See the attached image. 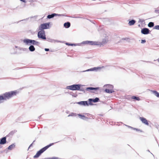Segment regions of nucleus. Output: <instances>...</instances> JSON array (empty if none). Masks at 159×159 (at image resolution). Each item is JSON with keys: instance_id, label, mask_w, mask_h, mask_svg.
I'll use <instances>...</instances> for the list:
<instances>
[{"instance_id": "24", "label": "nucleus", "mask_w": 159, "mask_h": 159, "mask_svg": "<svg viewBox=\"0 0 159 159\" xmlns=\"http://www.w3.org/2000/svg\"><path fill=\"white\" fill-rule=\"evenodd\" d=\"M104 87H106L107 88H108L110 89H112L113 88V87L112 85L110 84H107L104 86Z\"/></svg>"}, {"instance_id": "36", "label": "nucleus", "mask_w": 159, "mask_h": 159, "mask_svg": "<svg viewBox=\"0 0 159 159\" xmlns=\"http://www.w3.org/2000/svg\"><path fill=\"white\" fill-rule=\"evenodd\" d=\"M155 12L159 14V9L155 10Z\"/></svg>"}, {"instance_id": "45", "label": "nucleus", "mask_w": 159, "mask_h": 159, "mask_svg": "<svg viewBox=\"0 0 159 159\" xmlns=\"http://www.w3.org/2000/svg\"><path fill=\"white\" fill-rule=\"evenodd\" d=\"M158 62L159 63V59L157 60Z\"/></svg>"}, {"instance_id": "22", "label": "nucleus", "mask_w": 159, "mask_h": 159, "mask_svg": "<svg viewBox=\"0 0 159 159\" xmlns=\"http://www.w3.org/2000/svg\"><path fill=\"white\" fill-rule=\"evenodd\" d=\"M55 15H56V13H53L51 15H48L47 18L48 19H51L55 16Z\"/></svg>"}, {"instance_id": "46", "label": "nucleus", "mask_w": 159, "mask_h": 159, "mask_svg": "<svg viewBox=\"0 0 159 159\" xmlns=\"http://www.w3.org/2000/svg\"><path fill=\"white\" fill-rule=\"evenodd\" d=\"M32 144H30V147L31 145H32Z\"/></svg>"}, {"instance_id": "2", "label": "nucleus", "mask_w": 159, "mask_h": 159, "mask_svg": "<svg viewBox=\"0 0 159 159\" xmlns=\"http://www.w3.org/2000/svg\"><path fill=\"white\" fill-rule=\"evenodd\" d=\"M53 144L54 143H51L40 150L37 152L36 155L34 156V158L38 157L42 153L46 151L50 147L53 145Z\"/></svg>"}, {"instance_id": "39", "label": "nucleus", "mask_w": 159, "mask_h": 159, "mask_svg": "<svg viewBox=\"0 0 159 159\" xmlns=\"http://www.w3.org/2000/svg\"><path fill=\"white\" fill-rule=\"evenodd\" d=\"M125 125L126 126L128 127L129 128H131V129H133V127H132L130 126L127 125Z\"/></svg>"}, {"instance_id": "15", "label": "nucleus", "mask_w": 159, "mask_h": 159, "mask_svg": "<svg viewBox=\"0 0 159 159\" xmlns=\"http://www.w3.org/2000/svg\"><path fill=\"white\" fill-rule=\"evenodd\" d=\"M39 43L33 40H31L30 45H38Z\"/></svg>"}, {"instance_id": "14", "label": "nucleus", "mask_w": 159, "mask_h": 159, "mask_svg": "<svg viewBox=\"0 0 159 159\" xmlns=\"http://www.w3.org/2000/svg\"><path fill=\"white\" fill-rule=\"evenodd\" d=\"M78 115L80 117V118L84 120H86L88 119V117H86L84 115H82L80 114H78Z\"/></svg>"}, {"instance_id": "23", "label": "nucleus", "mask_w": 159, "mask_h": 159, "mask_svg": "<svg viewBox=\"0 0 159 159\" xmlns=\"http://www.w3.org/2000/svg\"><path fill=\"white\" fill-rule=\"evenodd\" d=\"M152 93L157 97L159 98V93L156 91H152Z\"/></svg>"}, {"instance_id": "21", "label": "nucleus", "mask_w": 159, "mask_h": 159, "mask_svg": "<svg viewBox=\"0 0 159 159\" xmlns=\"http://www.w3.org/2000/svg\"><path fill=\"white\" fill-rule=\"evenodd\" d=\"M29 50L31 52H33L35 50L34 47L33 45L30 46L29 48Z\"/></svg>"}, {"instance_id": "5", "label": "nucleus", "mask_w": 159, "mask_h": 159, "mask_svg": "<svg viewBox=\"0 0 159 159\" xmlns=\"http://www.w3.org/2000/svg\"><path fill=\"white\" fill-rule=\"evenodd\" d=\"M50 23H46L41 24L39 26V30H43L48 29L49 27Z\"/></svg>"}, {"instance_id": "34", "label": "nucleus", "mask_w": 159, "mask_h": 159, "mask_svg": "<svg viewBox=\"0 0 159 159\" xmlns=\"http://www.w3.org/2000/svg\"><path fill=\"white\" fill-rule=\"evenodd\" d=\"M144 20L143 19H140L139 20V22L141 23H143L144 22Z\"/></svg>"}, {"instance_id": "12", "label": "nucleus", "mask_w": 159, "mask_h": 159, "mask_svg": "<svg viewBox=\"0 0 159 159\" xmlns=\"http://www.w3.org/2000/svg\"><path fill=\"white\" fill-rule=\"evenodd\" d=\"M6 143V138L4 137L1 139L0 141V144H4Z\"/></svg>"}, {"instance_id": "7", "label": "nucleus", "mask_w": 159, "mask_h": 159, "mask_svg": "<svg viewBox=\"0 0 159 159\" xmlns=\"http://www.w3.org/2000/svg\"><path fill=\"white\" fill-rule=\"evenodd\" d=\"M96 41H83L81 43L82 44H89L91 45H97Z\"/></svg>"}, {"instance_id": "30", "label": "nucleus", "mask_w": 159, "mask_h": 159, "mask_svg": "<svg viewBox=\"0 0 159 159\" xmlns=\"http://www.w3.org/2000/svg\"><path fill=\"white\" fill-rule=\"evenodd\" d=\"M76 116V114L74 113H71V114H69L68 116Z\"/></svg>"}, {"instance_id": "9", "label": "nucleus", "mask_w": 159, "mask_h": 159, "mask_svg": "<svg viewBox=\"0 0 159 159\" xmlns=\"http://www.w3.org/2000/svg\"><path fill=\"white\" fill-rule=\"evenodd\" d=\"M141 33L144 34H147L149 33V30L147 28H143L141 30Z\"/></svg>"}, {"instance_id": "20", "label": "nucleus", "mask_w": 159, "mask_h": 159, "mask_svg": "<svg viewBox=\"0 0 159 159\" xmlns=\"http://www.w3.org/2000/svg\"><path fill=\"white\" fill-rule=\"evenodd\" d=\"M15 145L14 144H13L8 147V150H11L15 147Z\"/></svg>"}, {"instance_id": "18", "label": "nucleus", "mask_w": 159, "mask_h": 159, "mask_svg": "<svg viewBox=\"0 0 159 159\" xmlns=\"http://www.w3.org/2000/svg\"><path fill=\"white\" fill-rule=\"evenodd\" d=\"M99 89L98 88H93V87H88L86 88V90H96Z\"/></svg>"}, {"instance_id": "28", "label": "nucleus", "mask_w": 159, "mask_h": 159, "mask_svg": "<svg viewBox=\"0 0 159 159\" xmlns=\"http://www.w3.org/2000/svg\"><path fill=\"white\" fill-rule=\"evenodd\" d=\"M148 26L150 27H152L154 26V24L152 22H150L148 24Z\"/></svg>"}, {"instance_id": "32", "label": "nucleus", "mask_w": 159, "mask_h": 159, "mask_svg": "<svg viewBox=\"0 0 159 159\" xmlns=\"http://www.w3.org/2000/svg\"><path fill=\"white\" fill-rule=\"evenodd\" d=\"M48 41H50V42H53L54 41H55V42H59V41H57V40H52V39H48Z\"/></svg>"}, {"instance_id": "8", "label": "nucleus", "mask_w": 159, "mask_h": 159, "mask_svg": "<svg viewBox=\"0 0 159 159\" xmlns=\"http://www.w3.org/2000/svg\"><path fill=\"white\" fill-rule=\"evenodd\" d=\"M78 104L84 106H88L89 105H91L92 103L90 102H88L87 101H81L77 102Z\"/></svg>"}, {"instance_id": "1", "label": "nucleus", "mask_w": 159, "mask_h": 159, "mask_svg": "<svg viewBox=\"0 0 159 159\" xmlns=\"http://www.w3.org/2000/svg\"><path fill=\"white\" fill-rule=\"evenodd\" d=\"M17 94V92L16 91H11L8 92H6L2 94L3 99L4 101L8 100L13 96L16 95Z\"/></svg>"}, {"instance_id": "43", "label": "nucleus", "mask_w": 159, "mask_h": 159, "mask_svg": "<svg viewBox=\"0 0 159 159\" xmlns=\"http://www.w3.org/2000/svg\"><path fill=\"white\" fill-rule=\"evenodd\" d=\"M136 131H139V130L138 129H137L136 130Z\"/></svg>"}, {"instance_id": "13", "label": "nucleus", "mask_w": 159, "mask_h": 159, "mask_svg": "<svg viewBox=\"0 0 159 159\" xmlns=\"http://www.w3.org/2000/svg\"><path fill=\"white\" fill-rule=\"evenodd\" d=\"M99 100V99L98 98H96L95 99H89V102H98Z\"/></svg>"}, {"instance_id": "40", "label": "nucleus", "mask_w": 159, "mask_h": 159, "mask_svg": "<svg viewBox=\"0 0 159 159\" xmlns=\"http://www.w3.org/2000/svg\"><path fill=\"white\" fill-rule=\"evenodd\" d=\"M20 0L22 2H23L24 3L26 2V0Z\"/></svg>"}, {"instance_id": "33", "label": "nucleus", "mask_w": 159, "mask_h": 159, "mask_svg": "<svg viewBox=\"0 0 159 159\" xmlns=\"http://www.w3.org/2000/svg\"><path fill=\"white\" fill-rule=\"evenodd\" d=\"M154 28L156 30H159V25H156L154 27Z\"/></svg>"}, {"instance_id": "31", "label": "nucleus", "mask_w": 159, "mask_h": 159, "mask_svg": "<svg viewBox=\"0 0 159 159\" xmlns=\"http://www.w3.org/2000/svg\"><path fill=\"white\" fill-rule=\"evenodd\" d=\"M103 68V66H102V67H96V71H97L99 70H100L102 69V68Z\"/></svg>"}, {"instance_id": "6", "label": "nucleus", "mask_w": 159, "mask_h": 159, "mask_svg": "<svg viewBox=\"0 0 159 159\" xmlns=\"http://www.w3.org/2000/svg\"><path fill=\"white\" fill-rule=\"evenodd\" d=\"M107 41L108 40H107V39L106 37L103 39L102 42H96L97 43V45L99 46H101L103 44H105L106 43Z\"/></svg>"}, {"instance_id": "37", "label": "nucleus", "mask_w": 159, "mask_h": 159, "mask_svg": "<svg viewBox=\"0 0 159 159\" xmlns=\"http://www.w3.org/2000/svg\"><path fill=\"white\" fill-rule=\"evenodd\" d=\"M146 42V40H142L141 41V43H143Z\"/></svg>"}, {"instance_id": "44", "label": "nucleus", "mask_w": 159, "mask_h": 159, "mask_svg": "<svg viewBox=\"0 0 159 159\" xmlns=\"http://www.w3.org/2000/svg\"><path fill=\"white\" fill-rule=\"evenodd\" d=\"M147 151H148V152H150V151H149V150H147Z\"/></svg>"}, {"instance_id": "35", "label": "nucleus", "mask_w": 159, "mask_h": 159, "mask_svg": "<svg viewBox=\"0 0 159 159\" xmlns=\"http://www.w3.org/2000/svg\"><path fill=\"white\" fill-rule=\"evenodd\" d=\"M15 48H18L19 50H24V48H18V47L17 46H15Z\"/></svg>"}, {"instance_id": "11", "label": "nucleus", "mask_w": 159, "mask_h": 159, "mask_svg": "<svg viewBox=\"0 0 159 159\" xmlns=\"http://www.w3.org/2000/svg\"><path fill=\"white\" fill-rule=\"evenodd\" d=\"M31 39H25L23 40V42L26 45H30Z\"/></svg>"}, {"instance_id": "19", "label": "nucleus", "mask_w": 159, "mask_h": 159, "mask_svg": "<svg viewBox=\"0 0 159 159\" xmlns=\"http://www.w3.org/2000/svg\"><path fill=\"white\" fill-rule=\"evenodd\" d=\"M96 71V67H93L92 68H90L89 69H88L86 70L83 71V72H85V71Z\"/></svg>"}, {"instance_id": "47", "label": "nucleus", "mask_w": 159, "mask_h": 159, "mask_svg": "<svg viewBox=\"0 0 159 159\" xmlns=\"http://www.w3.org/2000/svg\"><path fill=\"white\" fill-rule=\"evenodd\" d=\"M139 27L140 26V25H139Z\"/></svg>"}, {"instance_id": "26", "label": "nucleus", "mask_w": 159, "mask_h": 159, "mask_svg": "<svg viewBox=\"0 0 159 159\" xmlns=\"http://www.w3.org/2000/svg\"><path fill=\"white\" fill-rule=\"evenodd\" d=\"M105 91L107 93H112L114 92V91L112 89H106L105 90Z\"/></svg>"}, {"instance_id": "48", "label": "nucleus", "mask_w": 159, "mask_h": 159, "mask_svg": "<svg viewBox=\"0 0 159 159\" xmlns=\"http://www.w3.org/2000/svg\"><path fill=\"white\" fill-rule=\"evenodd\" d=\"M1 148V147H0V148Z\"/></svg>"}, {"instance_id": "27", "label": "nucleus", "mask_w": 159, "mask_h": 159, "mask_svg": "<svg viewBox=\"0 0 159 159\" xmlns=\"http://www.w3.org/2000/svg\"><path fill=\"white\" fill-rule=\"evenodd\" d=\"M4 101L2 95H0V104L3 103Z\"/></svg>"}, {"instance_id": "17", "label": "nucleus", "mask_w": 159, "mask_h": 159, "mask_svg": "<svg viewBox=\"0 0 159 159\" xmlns=\"http://www.w3.org/2000/svg\"><path fill=\"white\" fill-rule=\"evenodd\" d=\"M135 23V21L134 20H132L129 22L128 24L129 25L131 26L134 25Z\"/></svg>"}, {"instance_id": "10", "label": "nucleus", "mask_w": 159, "mask_h": 159, "mask_svg": "<svg viewBox=\"0 0 159 159\" xmlns=\"http://www.w3.org/2000/svg\"><path fill=\"white\" fill-rule=\"evenodd\" d=\"M139 119L143 123L147 125H148L149 124L146 118L143 117H140Z\"/></svg>"}, {"instance_id": "3", "label": "nucleus", "mask_w": 159, "mask_h": 159, "mask_svg": "<svg viewBox=\"0 0 159 159\" xmlns=\"http://www.w3.org/2000/svg\"><path fill=\"white\" fill-rule=\"evenodd\" d=\"M82 86L81 84H73L70 86H68L66 87V89L72 90H80V87Z\"/></svg>"}, {"instance_id": "41", "label": "nucleus", "mask_w": 159, "mask_h": 159, "mask_svg": "<svg viewBox=\"0 0 159 159\" xmlns=\"http://www.w3.org/2000/svg\"><path fill=\"white\" fill-rule=\"evenodd\" d=\"M46 51H49V49L48 48H45L44 49Z\"/></svg>"}, {"instance_id": "25", "label": "nucleus", "mask_w": 159, "mask_h": 159, "mask_svg": "<svg viewBox=\"0 0 159 159\" xmlns=\"http://www.w3.org/2000/svg\"><path fill=\"white\" fill-rule=\"evenodd\" d=\"M66 44L68 46H76V45L80 46V43H78L77 44H70V43H66Z\"/></svg>"}, {"instance_id": "4", "label": "nucleus", "mask_w": 159, "mask_h": 159, "mask_svg": "<svg viewBox=\"0 0 159 159\" xmlns=\"http://www.w3.org/2000/svg\"><path fill=\"white\" fill-rule=\"evenodd\" d=\"M38 37L39 38L46 39V37L45 34V32L44 30H40L38 34Z\"/></svg>"}, {"instance_id": "42", "label": "nucleus", "mask_w": 159, "mask_h": 159, "mask_svg": "<svg viewBox=\"0 0 159 159\" xmlns=\"http://www.w3.org/2000/svg\"><path fill=\"white\" fill-rule=\"evenodd\" d=\"M133 129L134 130H136V129H137L136 128H133V129Z\"/></svg>"}, {"instance_id": "16", "label": "nucleus", "mask_w": 159, "mask_h": 159, "mask_svg": "<svg viewBox=\"0 0 159 159\" xmlns=\"http://www.w3.org/2000/svg\"><path fill=\"white\" fill-rule=\"evenodd\" d=\"M70 25V23L69 22H67L66 23H65L64 24V26L66 28H69Z\"/></svg>"}, {"instance_id": "38", "label": "nucleus", "mask_w": 159, "mask_h": 159, "mask_svg": "<svg viewBox=\"0 0 159 159\" xmlns=\"http://www.w3.org/2000/svg\"><path fill=\"white\" fill-rule=\"evenodd\" d=\"M56 15H55V16H63V15L62 14H56Z\"/></svg>"}, {"instance_id": "29", "label": "nucleus", "mask_w": 159, "mask_h": 159, "mask_svg": "<svg viewBox=\"0 0 159 159\" xmlns=\"http://www.w3.org/2000/svg\"><path fill=\"white\" fill-rule=\"evenodd\" d=\"M132 98L133 99H135L138 101H139L140 100V98L139 97H137L136 96H132Z\"/></svg>"}]
</instances>
